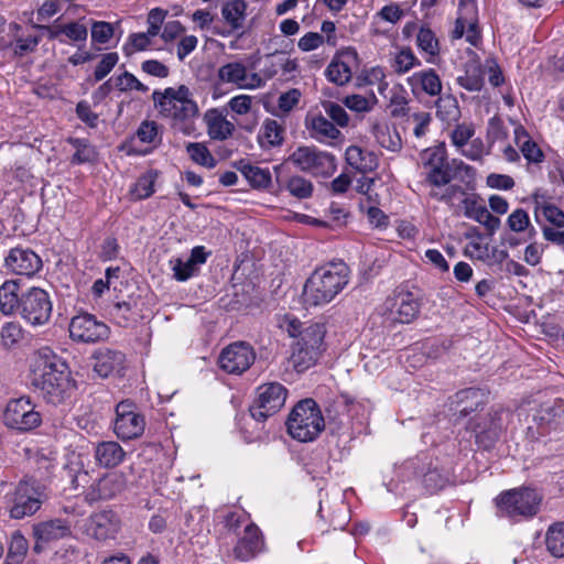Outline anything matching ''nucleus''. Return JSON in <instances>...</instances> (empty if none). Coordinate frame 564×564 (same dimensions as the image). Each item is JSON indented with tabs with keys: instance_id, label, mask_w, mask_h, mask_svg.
<instances>
[{
	"instance_id": "obj_1",
	"label": "nucleus",
	"mask_w": 564,
	"mask_h": 564,
	"mask_svg": "<svg viewBox=\"0 0 564 564\" xmlns=\"http://www.w3.org/2000/svg\"><path fill=\"white\" fill-rule=\"evenodd\" d=\"M32 384L52 404L61 403L70 389L69 369L50 348L40 349L32 366Z\"/></svg>"
},
{
	"instance_id": "obj_2",
	"label": "nucleus",
	"mask_w": 564,
	"mask_h": 564,
	"mask_svg": "<svg viewBox=\"0 0 564 564\" xmlns=\"http://www.w3.org/2000/svg\"><path fill=\"white\" fill-rule=\"evenodd\" d=\"M350 269L344 261H330L316 268L305 281L302 299L307 307L324 306L348 285Z\"/></svg>"
},
{
	"instance_id": "obj_3",
	"label": "nucleus",
	"mask_w": 564,
	"mask_h": 564,
	"mask_svg": "<svg viewBox=\"0 0 564 564\" xmlns=\"http://www.w3.org/2000/svg\"><path fill=\"white\" fill-rule=\"evenodd\" d=\"M152 99L160 116L167 119L173 129L184 134H191L195 130L194 120L198 117V106L187 86L154 90Z\"/></svg>"
},
{
	"instance_id": "obj_4",
	"label": "nucleus",
	"mask_w": 564,
	"mask_h": 564,
	"mask_svg": "<svg viewBox=\"0 0 564 564\" xmlns=\"http://www.w3.org/2000/svg\"><path fill=\"white\" fill-rule=\"evenodd\" d=\"M288 333L295 338L292 344L291 362L297 372L313 367L325 350L326 329L323 324L311 323L303 327L297 319L288 324Z\"/></svg>"
},
{
	"instance_id": "obj_5",
	"label": "nucleus",
	"mask_w": 564,
	"mask_h": 564,
	"mask_svg": "<svg viewBox=\"0 0 564 564\" xmlns=\"http://www.w3.org/2000/svg\"><path fill=\"white\" fill-rule=\"evenodd\" d=\"M40 480L28 478L21 480L10 498L9 514L12 519H23L33 516L46 498L45 485L41 480H47L54 468L53 459L41 457L37 459Z\"/></svg>"
},
{
	"instance_id": "obj_6",
	"label": "nucleus",
	"mask_w": 564,
	"mask_h": 564,
	"mask_svg": "<svg viewBox=\"0 0 564 564\" xmlns=\"http://www.w3.org/2000/svg\"><path fill=\"white\" fill-rule=\"evenodd\" d=\"M420 169L425 184L431 186L430 197L438 202H451L453 191L446 188L441 193L438 188L449 184L456 176L454 162L447 159L444 145L427 148L420 153Z\"/></svg>"
},
{
	"instance_id": "obj_7",
	"label": "nucleus",
	"mask_w": 564,
	"mask_h": 564,
	"mask_svg": "<svg viewBox=\"0 0 564 564\" xmlns=\"http://www.w3.org/2000/svg\"><path fill=\"white\" fill-rule=\"evenodd\" d=\"M321 409L313 399H305L292 409L288 421V433L299 442H312L324 430Z\"/></svg>"
},
{
	"instance_id": "obj_8",
	"label": "nucleus",
	"mask_w": 564,
	"mask_h": 564,
	"mask_svg": "<svg viewBox=\"0 0 564 564\" xmlns=\"http://www.w3.org/2000/svg\"><path fill=\"white\" fill-rule=\"evenodd\" d=\"M542 497L532 488H514L500 494L497 507L501 516L519 521L535 516L539 511Z\"/></svg>"
},
{
	"instance_id": "obj_9",
	"label": "nucleus",
	"mask_w": 564,
	"mask_h": 564,
	"mask_svg": "<svg viewBox=\"0 0 564 564\" xmlns=\"http://www.w3.org/2000/svg\"><path fill=\"white\" fill-rule=\"evenodd\" d=\"M286 162L302 172L321 177L332 176L337 169L335 155L308 145L296 148Z\"/></svg>"
},
{
	"instance_id": "obj_10",
	"label": "nucleus",
	"mask_w": 564,
	"mask_h": 564,
	"mask_svg": "<svg viewBox=\"0 0 564 564\" xmlns=\"http://www.w3.org/2000/svg\"><path fill=\"white\" fill-rule=\"evenodd\" d=\"M286 397L288 390L282 383L268 382L259 386L249 409L252 419L257 422H264L268 417L276 414L284 406Z\"/></svg>"
},
{
	"instance_id": "obj_11",
	"label": "nucleus",
	"mask_w": 564,
	"mask_h": 564,
	"mask_svg": "<svg viewBox=\"0 0 564 564\" xmlns=\"http://www.w3.org/2000/svg\"><path fill=\"white\" fill-rule=\"evenodd\" d=\"M22 305L20 316L25 323L33 327L43 326L48 323L53 303L50 294L41 288H30L22 293Z\"/></svg>"
},
{
	"instance_id": "obj_12",
	"label": "nucleus",
	"mask_w": 564,
	"mask_h": 564,
	"mask_svg": "<svg viewBox=\"0 0 564 564\" xmlns=\"http://www.w3.org/2000/svg\"><path fill=\"white\" fill-rule=\"evenodd\" d=\"M3 423L13 430L28 432L42 423V415L29 397L10 400L3 411Z\"/></svg>"
},
{
	"instance_id": "obj_13",
	"label": "nucleus",
	"mask_w": 564,
	"mask_h": 564,
	"mask_svg": "<svg viewBox=\"0 0 564 564\" xmlns=\"http://www.w3.org/2000/svg\"><path fill=\"white\" fill-rule=\"evenodd\" d=\"M144 427V417L135 411L133 403L122 401L117 405L113 432L120 440L137 438L142 435Z\"/></svg>"
},
{
	"instance_id": "obj_14",
	"label": "nucleus",
	"mask_w": 564,
	"mask_h": 564,
	"mask_svg": "<svg viewBox=\"0 0 564 564\" xmlns=\"http://www.w3.org/2000/svg\"><path fill=\"white\" fill-rule=\"evenodd\" d=\"M256 360L253 348L245 341H236L223 349L218 358L219 367L230 375H241Z\"/></svg>"
},
{
	"instance_id": "obj_15",
	"label": "nucleus",
	"mask_w": 564,
	"mask_h": 564,
	"mask_svg": "<svg viewBox=\"0 0 564 564\" xmlns=\"http://www.w3.org/2000/svg\"><path fill=\"white\" fill-rule=\"evenodd\" d=\"M429 463V454L422 453L404 460L400 465H395L392 470V477L386 482L387 489L391 492H398L404 489L408 484L420 482V470H424Z\"/></svg>"
},
{
	"instance_id": "obj_16",
	"label": "nucleus",
	"mask_w": 564,
	"mask_h": 564,
	"mask_svg": "<svg viewBox=\"0 0 564 564\" xmlns=\"http://www.w3.org/2000/svg\"><path fill=\"white\" fill-rule=\"evenodd\" d=\"M108 326L88 313L76 315L69 323V336L78 343H96L108 337Z\"/></svg>"
},
{
	"instance_id": "obj_17",
	"label": "nucleus",
	"mask_w": 564,
	"mask_h": 564,
	"mask_svg": "<svg viewBox=\"0 0 564 564\" xmlns=\"http://www.w3.org/2000/svg\"><path fill=\"white\" fill-rule=\"evenodd\" d=\"M87 535L97 540L106 541L117 536L121 528L120 518L112 510H101L93 513L85 523Z\"/></svg>"
},
{
	"instance_id": "obj_18",
	"label": "nucleus",
	"mask_w": 564,
	"mask_h": 564,
	"mask_svg": "<svg viewBox=\"0 0 564 564\" xmlns=\"http://www.w3.org/2000/svg\"><path fill=\"white\" fill-rule=\"evenodd\" d=\"M217 79L221 84H229L239 89H254L262 86L261 77L256 73H248L247 66L241 62H229L217 70Z\"/></svg>"
},
{
	"instance_id": "obj_19",
	"label": "nucleus",
	"mask_w": 564,
	"mask_h": 564,
	"mask_svg": "<svg viewBox=\"0 0 564 564\" xmlns=\"http://www.w3.org/2000/svg\"><path fill=\"white\" fill-rule=\"evenodd\" d=\"M358 64L356 48L348 46L338 51L325 69L326 78L338 85L347 84L352 76V68Z\"/></svg>"
},
{
	"instance_id": "obj_20",
	"label": "nucleus",
	"mask_w": 564,
	"mask_h": 564,
	"mask_svg": "<svg viewBox=\"0 0 564 564\" xmlns=\"http://www.w3.org/2000/svg\"><path fill=\"white\" fill-rule=\"evenodd\" d=\"M8 270L15 274L33 276L43 267L41 257L30 248L15 247L4 260Z\"/></svg>"
},
{
	"instance_id": "obj_21",
	"label": "nucleus",
	"mask_w": 564,
	"mask_h": 564,
	"mask_svg": "<svg viewBox=\"0 0 564 564\" xmlns=\"http://www.w3.org/2000/svg\"><path fill=\"white\" fill-rule=\"evenodd\" d=\"M72 534L67 521L52 519L33 525V538L35 540L34 552L41 553L50 543L56 542Z\"/></svg>"
},
{
	"instance_id": "obj_22",
	"label": "nucleus",
	"mask_w": 564,
	"mask_h": 564,
	"mask_svg": "<svg viewBox=\"0 0 564 564\" xmlns=\"http://www.w3.org/2000/svg\"><path fill=\"white\" fill-rule=\"evenodd\" d=\"M126 487V478L121 473H107L94 481L86 490V500L90 502L108 500L120 494Z\"/></svg>"
},
{
	"instance_id": "obj_23",
	"label": "nucleus",
	"mask_w": 564,
	"mask_h": 564,
	"mask_svg": "<svg viewBox=\"0 0 564 564\" xmlns=\"http://www.w3.org/2000/svg\"><path fill=\"white\" fill-rule=\"evenodd\" d=\"M508 415L509 413L503 410H495L481 417L471 420L468 429L475 433L478 442H484L485 440L494 442L505 429V416Z\"/></svg>"
},
{
	"instance_id": "obj_24",
	"label": "nucleus",
	"mask_w": 564,
	"mask_h": 564,
	"mask_svg": "<svg viewBox=\"0 0 564 564\" xmlns=\"http://www.w3.org/2000/svg\"><path fill=\"white\" fill-rule=\"evenodd\" d=\"M264 546V539L259 527L254 523H248L243 530V535L234 547V555L240 561H249L263 552Z\"/></svg>"
},
{
	"instance_id": "obj_25",
	"label": "nucleus",
	"mask_w": 564,
	"mask_h": 564,
	"mask_svg": "<svg viewBox=\"0 0 564 564\" xmlns=\"http://www.w3.org/2000/svg\"><path fill=\"white\" fill-rule=\"evenodd\" d=\"M406 83L414 95L423 93L430 97H436L440 96L443 88L442 80L433 68L413 73L406 78Z\"/></svg>"
},
{
	"instance_id": "obj_26",
	"label": "nucleus",
	"mask_w": 564,
	"mask_h": 564,
	"mask_svg": "<svg viewBox=\"0 0 564 564\" xmlns=\"http://www.w3.org/2000/svg\"><path fill=\"white\" fill-rule=\"evenodd\" d=\"M429 465L424 470H420V482L429 494H435L444 489L449 482L448 473L440 467L438 459L429 454Z\"/></svg>"
},
{
	"instance_id": "obj_27",
	"label": "nucleus",
	"mask_w": 564,
	"mask_h": 564,
	"mask_svg": "<svg viewBox=\"0 0 564 564\" xmlns=\"http://www.w3.org/2000/svg\"><path fill=\"white\" fill-rule=\"evenodd\" d=\"M420 313V303L410 292H401L395 295L391 310L392 318L395 322L408 324L414 321Z\"/></svg>"
},
{
	"instance_id": "obj_28",
	"label": "nucleus",
	"mask_w": 564,
	"mask_h": 564,
	"mask_svg": "<svg viewBox=\"0 0 564 564\" xmlns=\"http://www.w3.org/2000/svg\"><path fill=\"white\" fill-rule=\"evenodd\" d=\"M95 371L102 378L113 373H120L124 368L126 357L121 351L112 349H100L95 356Z\"/></svg>"
},
{
	"instance_id": "obj_29",
	"label": "nucleus",
	"mask_w": 564,
	"mask_h": 564,
	"mask_svg": "<svg viewBox=\"0 0 564 564\" xmlns=\"http://www.w3.org/2000/svg\"><path fill=\"white\" fill-rule=\"evenodd\" d=\"M94 455L99 466L113 468L124 460L126 452L121 445L115 441H102L95 445Z\"/></svg>"
},
{
	"instance_id": "obj_30",
	"label": "nucleus",
	"mask_w": 564,
	"mask_h": 564,
	"mask_svg": "<svg viewBox=\"0 0 564 564\" xmlns=\"http://www.w3.org/2000/svg\"><path fill=\"white\" fill-rule=\"evenodd\" d=\"M204 121L208 135L214 140H226L235 130L234 123L217 108L208 109L204 115Z\"/></svg>"
},
{
	"instance_id": "obj_31",
	"label": "nucleus",
	"mask_w": 564,
	"mask_h": 564,
	"mask_svg": "<svg viewBox=\"0 0 564 564\" xmlns=\"http://www.w3.org/2000/svg\"><path fill=\"white\" fill-rule=\"evenodd\" d=\"M22 293L18 282L8 280L0 285V312L11 316L20 312Z\"/></svg>"
},
{
	"instance_id": "obj_32",
	"label": "nucleus",
	"mask_w": 564,
	"mask_h": 564,
	"mask_svg": "<svg viewBox=\"0 0 564 564\" xmlns=\"http://www.w3.org/2000/svg\"><path fill=\"white\" fill-rule=\"evenodd\" d=\"M85 457L78 453H70L66 457L63 467L65 476L69 479L73 489L85 487L88 484L89 476L85 469Z\"/></svg>"
},
{
	"instance_id": "obj_33",
	"label": "nucleus",
	"mask_w": 564,
	"mask_h": 564,
	"mask_svg": "<svg viewBox=\"0 0 564 564\" xmlns=\"http://www.w3.org/2000/svg\"><path fill=\"white\" fill-rule=\"evenodd\" d=\"M347 163L358 172L368 173L375 171L379 165L378 156L357 145H350L346 149Z\"/></svg>"
},
{
	"instance_id": "obj_34",
	"label": "nucleus",
	"mask_w": 564,
	"mask_h": 564,
	"mask_svg": "<svg viewBox=\"0 0 564 564\" xmlns=\"http://www.w3.org/2000/svg\"><path fill=\"white\" fill-rule=\"evenodd\" d=\"M284 127L274 119H265L258 132L259 145L264 150L281 147L284 141Z\"/></svg>"
},
{
	"instance_id": "obj_35",
	"label": "nucleus",
	"mask_w": 564,
	"mask_h": 564,
	"mask_svg": "<svg viewBox=\"0 0 564 564\" xmlns=\"http://www.w3.org/2000/svg\"><path fill=\"white\" fill-rule=\"evenodd\" d=\"M306 127L311 137L318 142L335 140L340 135V131L335 127V124L322 115L307 118Z\"/></svg>"
},
{
	"instance_id": "obj_36",
	"label": "nucleus",
	"mask_w": 564,
	"mask_h": 564,
	"mask_svg": "<svg viewBox=\"0 0 564 564\" xmlns=\"http://www.w3.org/2000/svg\"><path fill=\"white\" fill-rule=\"evenodd\" d=\"M371 132L381 148L391 152H398L402 148V140L398 130L387 122H376Z\"/></svg>"
},
{
	"instance_id": "obj_37",
	"label": "nucleus",
	"mask_w": 564,
	"mask_h": 564,
	"mask_svg": "<svg viewBox=\"0 0 564 564\" xmlns=\"http://www.w3.org/2000/svg\"><path fill=\"white\" fill-rule=\"evenodd\" d=\"M514 142L517 147L520 149L522 155L529 161L533 163L542 162L543 152L539 148V145L532 141L527 130L518 124L514 128Z\"/></svg>"
},
{
	"instance_id": "obj_38",
	"label": "nucleus",
	"mask_w": 564,
	"mask_h": 564,
	"mask_svg": "<svg viewBox=\"0 0 564 564\" xmlns=\"http://www.w3.org/2000/svg\"><path fill=\"white\" fill-rule=\"evenodd\" d=\"M416 46L425 55L427 63H434L440 54V42L435 33L427 26H421L416 34Z\"/></svg>"
},
{
	"instance_id": "obj_39",
	"label": "nucleus",
	"mask_w": 564,
	"mask_h": 564,
	"mask_svg": "<svg viewBox=\"0 0 564 564\" xmlns=\"http://www.w3.org/2000/svg\"><path fill=\"white\" fill-rule=\"evenodd\" d=\"M436 117L446 124H453L460 118V108L456 97L451 94L440 96L435 102Z\"/></svg>"
},
{
	"instance_id": "obj_40",
	"label": "nucleus",
	"mask_w": 564,
	"mask_h": 564,
	"mask_svg": "<svg viewBox=\"0 0 564 564\" xmlns=\"http://www.w3.org/2000/svg\"><path fill=\"white\" fill-rule=\"evenodd\" d=\"M455 398L457 402L456 411L460 416L465 417L471 412L477 411L482 404L484 393L479 389L467 388L457 392Z\"/></svg>"
},
{
	"instance_id": "obj_41",
	"label": "nucleus",
	"mask_w": 564,
	"mask_h": 564,
	"mask_svg": "<svg viewBox=\"0 0 564 564\" xmlns=\"http://www.w3.org/2000/svg\"><path fill=\"white\" fill-rule=\"evenodd\" d=\"M237 167L253 188H267L271 184L269 169H262L246 161H240Z\"/></svg>"
},
{
	"instance_id": "obj_42",
	"label": "nucleus",
	"mask_w": 564,
	"mask_h": 564,
	"mask_svg": "<svg viewBox=\"0 0 564 564\" xmlns=\"http://www.w3.org/2000/svg\"><path fill=\"white\" fill-rule=\"evenodd\" d=\"M246 10L247 3L243 0H228L223 6L221 15L232 30H239L243 26Z\"/></svg>"
},
{
	"instance_id": "obj_43",
	"label": "nucleus",
	"mask_w": 564,
	"mask_h": 564,
	"mask_svg": "<svg viewBox=\"0 0 564 564\" xmlns=\"http://www.w3.org/2000/svg\"><path fill=\"white\" fill-rule=\"evenodd\" d=\"M386 100L390 115L394 118L403 117L408 113L409 97L406 89L401 84H394L389 89Z\"/></svg>"
},
{
	"instance_id": "obj_44",
	"label": "nucleus",
	"mask_w": 564,
	"mask_h": 564,
	"mask_svg": "<svg viewBox=\"0 0 564 564\" xmlns=\"http://www.w3.org/2000/svg\"><path fill=\"white\" fill-rule=\"evenodd\" d=\"M158 177L156 171H148L133 183L130 187V195L133 199H145L154 193V183Z\"/></svg>"
},
{
	"instance_id": "obj_45",
	"label": "nucleus",
	"mask_w": 564,
	"mask_h": 564,
	"mask_svg": "<svg viewBox=\"0 0 564 564\" xmlns=\"http://www.w3.org/2000/svg\"><path fill=\"white\" fill-rule=\"evenodd\" d=\"M391 66L397 74L403 75L412 68L421 66V61L410 47H402L393 55Z\"/></svg>"
},
{
	"instance_id": "obj_46",
	"label": "nucleus",
	"mask_w": 564,
	"mask_h": 564,
	"mask_svg": "<svg viewBox=\"0 0 564 564\" xmlns=\"http://www.w3.org/2000/svg\"><path fill=\"white\" fill-rule=\"evenodd\" d=\"M24 338V329L19 322H7L0 329V344L6 349L17 347Z\"/></svg>"
},
{
	"instance_id": "obj_47",
	"label": "nucleus",
	"mask_w": 564,
	"mask_h": 564,
	"mask_svg": "<svg viewBox=\"0 0 564 564\" xmlns=\"http://www.w3.org/2000/svg\"><path fill=\"white\" fill-rule=\"evenodd\" d=\"M535 218L539 221V218L544 217L550 224L554 227L563 228L564 227V212L560 209L557 206L551 203H540L535 202L534 208Z\"/></svg>"
},
{
	"instance_id": "obj_48",
	"label": "nucleus",
	"mask_w": 564,
	"mask_h": 564,
	"mask_svg": "<svg viewBox=\"0 0 564 564\" xmlns=\"http://www.w3.org/2000/svg\"><path fill=\"white\" fill-rule=\"evenodd\" d=\"M456 84L468 91H480L484 86V77L478 66H469L464 74L456 77Z\"/></svg>"
},
{
	"instance_id": "obj_49",
	"label": "nucleus",
	"mask_w": 564,
	"mask_h": 564,
	"mask_svg": "<svg viewBox=\"0 0 564 564\" xmlns=\"http://www.w3.org/2000/svg\"><path fill=\"white\" fill-rule=\"evenodd\" d=\"M546 547L552 555L564 557V522L555 523L549 528Z\"/></svg>"
},
{
	"instance_id": "obj_50",
	"label": "nucleus",
	"mask_w": 564,
	"mask_h": 564,
	"mask_svg": "<svg viewBox=\"0 0 564 564\" xmlns=\"http://www.w3.org/2000/svg\"><path fill=\"white\" fill-rule=\"evenodd\" d=\"M186 152L196 164L207 169H213L216 165L215 158L204 143L191 142L186 145Z\"/></svg>"
},
{
	"instance_id": "obj_51",
	"label": "nucleus",
	"mask_w": 564,
	"mask_h": 564,
	"mask_svg": "<svg viewBox=\"0 0 564 564\" xmlns=\"http://www.w3.org/2000/svg\"><path fill=\"white\" fill-rule=\"evenodd\" d=\"M111 314L118 319L120 325H128L130 322H135L140 317V310L137 307V303L133 301L118 302L113 305Z\"/></svg>"
},
{
	"instance_id": "obj_52",
	"label": "nucleus",
	"mask_w": 564,
	"mask_h": 564,
	"mask_svg": "<svg viewBox=\"0 0 564 564\" xmlns=\"http://www.w3.org/2000/svg\"><path fill=\"white\" fill-rule=\"evenodd\" d=\"M467 216L481 224L491 234L500 227V219L484 205H475L467 212Z\"/></svg>"
},
{
	"instance_id": "obj_53",
	"label": "nucleus",
	"mask_w": 564,
	"mask_h": 564,
	"mask_svg": "<svg viewBox=\"0 0 564 564\" xmlns=\"http://www.w3.org/2000/svg\"><path fill=\"white\" fill-rule=\"evenodd\" d=\"M70 144L76 149L72 158V163L74 164H83L87 162H93L96 159V150L93 145L88 143L85 139H70Z\"/></svg>"
},
{
	"instance_id": "obj_54",
	"label": "nucleus",
	"mask_w": 564,
	"mask_h": 564,
	"mask_svg": "<svg viewBox=\"0 0 564 564\" xmlns=\"http://www.w3.org/2000/svg\"><path fill=\"white\" fill-rule=\"evenodd\" d=\"M286 188L296 198L305 199L312 196L313 184L303 176L294 175L289 178Z\"/></svg>"
},
{
	"instance_id": "obj_55",
	"label": "nucleus",
	"mask_w": 564,
	"mask_h": 564,
	"mask_svg": "<svg viewBox=\"0 0 564 564\" xmlns=\"http://www.w3.org/2000/svg\"><path fill=\"white\" fill-rule=\"evenodd\" d=\"M507 225L513 232H522L530 228L531 236L535 234V229L531 226L528 213L522 208H517L508 216Z\"/></svg>"
},
{
	"instance_id": "obj_56",
	"label": "nucleus",
	"mask_w": 564,
	"mask_h": 564,
	"mask_svg": "<svg viewBox=\"0 0 564 564\" xmlns=\"http://www.w3.org/2000/svg\"><path fill=\"white\" fill-rule=\"evenodd\" d=\"M29 549L28 540L20 532H14L11 535L8 558L14 561L15 564H20Z\"/></svg>"
},
{
	"instance_id": "obj_57",
	"label": "nucleus",
	"mask_w": 564,
	"mask_h": 564,
	"mask_svg": "<svg viewBox=\"0 0 564 564\" xmlns=\"http://www.w3.org/2000/svg\"><path fill=\"white\" fill-rule=\"evenodd\" d=\"M170 265L173 271V276L177 281H186L194 275L196 268L193 265V261L188 258H174L170 260Z\"/></svg>"
},
{
	"instance_id": "obj_58",
	"label": "nucleus",
	"mask_w": 564,
	"mask_h": 564,
	"mask_svg": "<svg viewBox=\"0 0 564 564\" xmlns=\"http://www.w3.org/2000/svg\"><path fill=\"white\" fill-rule=\"evenodd\" d=\"M551 412L550 409H541L538 414L534 415V422L536 424V429L533 426L528 427V434L531 438H538L539 436L545 435L549 431L550 425L553 420L550 417Z\"/></svg>"
},
{
	"instance_id": "obj_59",
	"label": "nucleus",
	"mask_w": 564,
	"mask_h": 564,
	"mask_svg": "<svg viewBox=\"0 0 564 564\" xmlns=\"http://www.w3.org/2000/svg\"><path fill=\"white\" fill-rule=\"evenodd\" d=\"M62 32L70 42L77 43L79 47L86 43L88 37L87 28L79 22L63 24Z\"/></svg>"
},
{
	"instance_id": "obj_60",
	"label": "nucleus",
	"mask_w": 564,
	"mask_h": 564,
	"mask_svg": "<svg viewBox=\"0 0 564 564\" xmlns=\"http://www.w3.org/2000/svg\"><path fill=\"white\" fill-rule=\"evenodd\" d=\"M377 101L376 96L371 98L361 95H349L344 99V105L356 112H368L372 109L373 104Z\"/></svg>"
},
{
	"instance_id": "obj_61",
	"label": "nucleus",
	"mask_w": 564,
	"mask_h": 564,
	"mask_svg": "<svg viewBox=\"0 0 564 564\" xmlns=\"http://www.w3.org/2000/svg\"><path fill=\"white\" fill-rule=\"evenodd\" d=\"M409 121L413 123L414 137L421 139L427 133L430 129L432 116L426 111L414 112L409 117Z\"/></svg>"
},
{
	"instance_id": "obj_62",
	"label": "nucleus",
	"mask_w": 564,
	"mask_h": 564,
	"mask_svg": "<svg viewBox=\"0 0 564 564\" xmlns=\"http://www.w3.org/2000/svg\"><path fill=\"white\" fill-rule=\"evenodd\" d=\"M116 86L120 91L138 90L145 93L148 87L143 85L133 74L124 72L116 79Z\"/></svg>"
},
{
	"instance_id": "obj_63",
	"label": "nucleus",
	"mask_w": 564,
	"mask_h": 564,
	"mask_svg": "<svg viewBox=\"0 0 564 564\" xmlns=\"http://www.w3.org/2000/svg\"><path fill=\"white\" fill-rule=\"evenodd\" d=\"M113 26L109 22L97 21L91 25V39L93 41L100 44L108 43L113 36Z\"/></svg>"
},
{
	"instance_id": "obj_64",
	"label": "nucleus",
	"mask_w": 564,
	"mask_h": 564,
	"mask_svg": "<svg viewBox=\"0 0 564 564\" xmlns=\"http://www.w3.org/2000/svg\"><path fill=\"white\" fill-rule=\"evenodd\" d=\"M301 91L296 88L289 89L278 98V109L281 113H289L300 101Z\"/></svg>"
}]
</instances>
